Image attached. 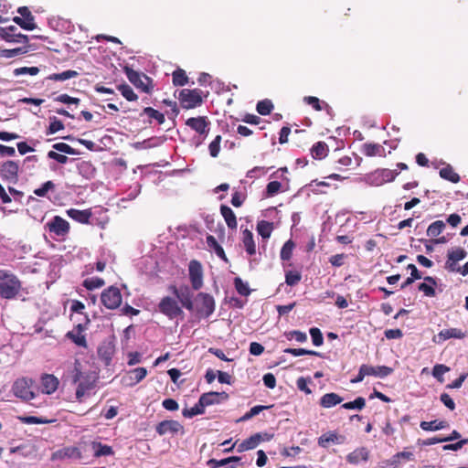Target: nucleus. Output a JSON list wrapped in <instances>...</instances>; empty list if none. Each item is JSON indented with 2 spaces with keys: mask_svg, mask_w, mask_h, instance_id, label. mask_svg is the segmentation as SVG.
<instances>
[{
  "mask_svg": "<svg viewBox=\"0 0 468 468\" xmlns=\"http://www.w3.org/2000/svg\"><path fill=\"white\" fill-rule=\"evenodd\" d=\"M205 405H201V399L199 398L198 402L192 408H185L182 410V415L185 418H193L194 416L203 414L205 412Z\"/></svg>",
  "mask_w": 468,
  "mask_h": 468,
  "instance_id": "33",
  "label": "nucleus"
},
{
  "mask_svg": "<svg viewBox=\"0 0 468 468\" xmlns=\"http://www.w3.org/2000/svg\"><path fill=\"white\" fill-rule=\"evenodd\" d=\"M310 335L312 337L313 344L315 346H320L324 343V337L321 330L317 327H312L310 329Z\"/></svg>",
  "mask_w": 468,
  "mask_h": 468,
  "instance_id": "52",
  "label": "nucleus"
},
{
  "mask_svg": "<svg viewBox=\"0 0 468 468\" xmlns=\"http://www.w3.org/2000/svg\"><path fill=\"white\" fill-rule=\"evenodd\" d=\"M261 441V434L256 433L247 440L243 441L239 446H238V452H241L244 451L254 449L258 446V444Z\"/></svg>",
  "mask_w": 468,
  "mask_h": 468,
  "instance_id": "26",
  "label": "nucleus"
},
{
  "mask_svg": "<svg viewBox=\"0 0 468 468\" xmlns=\"http://www.w3.org/2000/svg\"><path fill=\"white\" fill-rule=\"evenodd\" d=\"M45 229L49 233L65 238L70 230L69 223L60 216H54L50 221L46 223Z\"/></svg>",
  "mask_w": 468,
  "mask_h": 468,
  "instance_id": "9",
  "label": "nucleus"
},
{
  "mask_svg": "<svg viewBox=\"0 0 468 468\" xmlns=\"http://www.w3.org/2000/svg\"><path fill=\"white\" fill-rule=\"evenodd\" d=\"M118 90L129 101H134L138 96L134 93L133 90L128 84H120L117 86Z\"/></svg>",
  "mask_w": 468,
  "mask_h": 468,
  "instance_id": "39",
  "label": "nucleus"
},
{
  "mask_svg": "<svg viewBox=\"0 0 468 468\" xmlns=\"http://www.w3.org/2000/svg\"><path fill=\"white\" fill-rule=\"evenodd\" d=\"M467 252L463 248H456L455 250L448 251L447 258L453 260V261H459L465 259Z\"/></svg>",
  "mask_w": 468,
  "mask_h": 468,
  "instance_id": "49",
  "label": "nucleus"
},
{
  "mask_svg": "<svg viewBox=\"0 0 468 468\" xmlns=\"http://www.w3.org/2000/svg\"><path fill=\"white\" fill-rule=\"evenodd\" d=\"M282 184L279 181H271L266 186L267 197H273L280 192Z\"/></svg>",
  "mask_w": 468,
  "mask_h": 468,
  "instance_id": "56",
  "label": "nucleus"
},
{
  "mask_svg": "<svg viewBox=\"0 0 468 468\" xmlns=\"http://www.w3.org/2000/svg\"><path fill=\"white\" fill-rule=\"evenodd\" d=\"M189 280L191 286L195 291H198L203 287V268L201 263L197 260H192L188 265Z\"/></svg>",
  "mask_w": 468,
  "mask_h": 468,
  "instance_id": "12",
  "label": "nucleus"
},
{
  "mask_svg": "<svg viewBox=\"0 0 468 468\" xmlns=\"http://www.w3.org/2000/svg\"><path fill=\"white\" fill-rule=\"evenodd\" d=\"M19 420L25 424H42L48 422L47 420H43L35 416H23L19 417Z\"/></svg>",
  "mask_w": 468,
  "mask_h": 468,
  "instance_id": "59",
  "label": "nucleus"
},
{
  "mask_svg": "<svg viewBox=\"0 0 468 468\" xmlns=\"http://www.w3.org/2000/svg\"><path fill=\"white\" fill-rule=\"evenodd\" d=\"M304 101L311 105L315 111L319 112L323 110V107L321 105V101L317 97L314 96H306L304 97Z\"/></svg>",
  "mask_w": 468,
  "mask_h": 468,
  "instance_id": "63",
  "label": "nucleus"
},
{
  "mask_svg": "<svg viewBox=\"0 0 468 468\" xmlns=\"http://www.w3.org/2000/svg\"><path fill=\"white\" fill-rule=\"evenodd\" d=\"M435 286L428 284L426 282L420 283L418 286L419 291L422 292L425 296L434 297L436 295Z\"/></svg>",
  "mask_w": 468,
  "mask_h": 468,
  "instance_id": "58",
  "label": "nucleus"
},
{
  "mask_svg": "<svg viewBox=\"0 0 468 468\" xmlns=\"http://www.w3.org/2000/svg\"><path fill=\"white\" fill-rule=\"evenodd\" d=\"M207 246L214 250L215 253L218 258L223 260L224 261L228 262V258L226 256V253L223 250V248L218 244L216 238L212 235H207L206 239Z\"/></svg>",
  "mask_w": 468,
  "mask_h": 468,
  "instance_id": "28",
  "label": "nucleus"
},
{
  "mask_svg": "<svg viewBox=\"0 0 468 468\" xmlns=\"http://www.w3.org/2000/svg\"><path fill=\"white\" fill-rule=\"evenodd\" d=\"M169 291L178 299L182 307L188 311L194 310L193 294L188 286L177 288L176 285H170Z\"/></svg>",
  "mask_w": 468,
  "mask_h": 468,
  "instance_id": "11",
  "label": "nucleus"
},
{
  "mask_svg": "<svg viewBox=\"0 0 468 468\" xmlns=\"http://www.w3.org/2000/svg\"><path fill=\"white\" fill-rule=\"evenodd\" d=\"M302 279V275L297 271H287L285 272V282L289 286L296 285Z\"/></svg>",
  "mask_w": 468,
  "mask_h": 468,
  "instance_id": "45",
  "label": "nucleus"
},
{
  "mask_svg": "<svg viewBox=\"0 0 468 468\" xmlns=\"http://www.w3.org/2000/svg\"><path fill=\"white\" fill-rule=\"evenodd\" d=\"M66 213L71 219L80 224H89L92 217L90 209L80 210L76 208H69L66 210Z\"/></svg>",
  "mask_w": 468,
  "mask_h": 468,
  "instance_id": "18",
  "label": "nucleus"
},
{
  "mask_svg": "<svg viewBox=\"0 0 468 468\" xmlns=\"http://www.w3.org/2000/svg\"><path fill=\"white\" fill-rule=\"evenodd\" d=\"M242 242L247 253L250 256L256 253V246L253 239V234L250 230L245 229L242 232Z\"/></svg>",
  "mask_w": 468,
  "mask_h": 468,
  "instance_id": "25",
  "label": "nucleus"
},
{
  "mask_svg": "<svg viewBox=\"0 0 468 468\" xmlns=\"http://www.w3.org/2000/svg\"><path fill=\"white\" fill-rule=\"evenodd\" d=\"M240 461V457L238 456H231L229 458H225L222 460H216V459H210L207 462V465H209L212 468L226 466L229 464L230 463H238Z\"/></svg>",
  "mask_w": 468,
  "mask_h": 468,
  "instance_id": "38",
  "label": "nucleus"
},
{
  "mask_svg": "<svg viewBox=\"0 0 468 468\" xmlns=\"http://www.w3.org/2000/svg\"><path fill=\"white\" fill-rule=\"evenodd\" d=\"M366 405V400L362 397L356 398L354 401L346 402L342 405L346 410H361Z\"/></svg>",
  "mask_w": 468,
  "mask_h": 468,
  "instance_id": "47",
  "label": "nucleus"
},
{
  "mask_svg": "<svg viewBox=\"0 0 468 468\" xmlns=\"http://www.w3.org/2000/svg\"><path fill=\"white\" fill-rule=\"evenodd\" d=\"M144 114L150 118L149 123H152V119L155 120L158 124H163L165 121V115L152 107H145L140 113L141 116Z\"/></svg>",
  "mask_w": 468,
  "mask_h": 468,
  "instance_id": "32",
  "label": "nucleus"
},
{
  "mask_svg": "<svg viewBox=\"0 0 468 468\" xmlns=\"http://www.w3.org/2000/svg\"><path fill=\"white\" fill-rule=\"evenodd\" d=\"M39 72V69L37 67H21L17 68L14 70V74L16 76L29 74V75H37Z\"/></svg>",
  "mask_w": 468,
  "mask_h": 468,
  "instance_id": "57",
  "label": "nucleus"
},
{
  "mask_svg": "<svg viewBox=\"0 0 468 468\" xmlns=\"http://www.w3.org/2000/svg\"><path fill=\"white\" fill-rule=\"evenodd\" d=\"M194 309H196L197 314L201 317H209L215 311V300L213 296L207 292L197 293Z\"/></svg>",
  "mask_w": 468,
  "mask_h": 468,
  "instance_id": "4",
  "label": "nucleus"
},
{
  "mask_svg": "<svg viewBox=\"0 0 468 468\" xmlns=\"http://www.w3.org/2000/svg\"><path fill=\"white\" fill-rule=\"evenodd\" d=\"M361 153L367 157L386 155L385 148L379 144L373 143L364 144L361 147Z\"/></svg>",
  "mask_w": 468,
  "mask_h": 468,
  "instance_id": "21",
  "label": "nucleus"
},
{
  "mask_svg": "<svg viewBox=\"0 0 468 468\" xmlns=\"http://www.w3.org/2000/svg\"><path fill=\"white\" fill-rule=\"evenodd\" d=\"M440 176L452 183H458L461 180L460 176L454 171L452 165H447L440 170Z\"/></svg>",
  "mask_w": 468,
  "mask_h": 468,
  "instance_id": "30",
  "label": "nucleus"
},
{
  "mask_svg": "<svg viewBox=\"0 0 468 468\" xmlns=\"http://www.w3.org/2000/svg\"><path fill=\"white\" fill-rule=\"evenodd\" d=\"M158 310L171 320L184 314V312L181 306H179L177 301L170 296H165L161 299L158 303Z\"/></svg>",
  "mask_w": 468,
  "mask_h": 468,
  "instance_id": "5",
  "label": "nucleus"
},
{
  "mask_svg": "<svg viewBox=\"0 0 468 468\" xmlns=\"http://www.w3.org/2000/svg\"><path fill=\"white\" fill-rule=\"evenodd\" d=\"M445 229V223L442 220L432 222L427 229V236L431 238L438 237Z\"/></svg>",
  "mask_w": 468,
  "mask_h": 468,
  "instance_id": "36",
  "label": "nucleus"
},
{
  "mask_svg": "<svg viewBox=\"0 0 468 468\" xmlns=\"http://www.w3.org/2000/svg\"><path fill=\"white\" fill-rule=\"evenodd\" d=\"M269 408H270V406H261V405L254 406L253 408L250 409V411H248L244 416H242L239 419V420L240 421L248 420L251 419L252 417L258 415L263 410H266Z\"/></svg>",
  "mask_w": 468,
  "mask_h": 468,
  "instance_id": "55",
  "label": "nucleus"
},
{
  "mask_svg": "<svg viewBox=\"0 0 468 468\" xmlns=\"http://www.w3.org/2000/svg\"><path fill=\"white\" fill-rule=\"evenodd\" d=\"M28 52V48L27 46L19 47L12 49H5L2 51V55L5 58H14L18 55L26 54Z\"/></svg>",
  "mask_w": 468,
  "mask_h": 468,
  "instance_id": "51",
  "label": "nucleus"
},
{
  "mask_svg": "<svg viewBox=\"0 0 468 468\" xmlns=\"http://www.w3.org/2000/svg\"><path fill=\"white\" fill-rule=\"evenodd\" d=\"M202 93L199 89H183L179 92L178 100L184 109H194L203 103Z\"/></svg>",
  "mask_w": 468,
  "mask_h": 468,
  "instance_id": "3",
  "label": "nucleus"
},
{
  "mask_svg": "<svg viewBox=\"0 0 468 468\" xmlns=\"http://www.w3.org/2000/svg\"><path fill=\"white\" fill-rule=\"evenodd\" d=\"M18 164L15 161H6L0 164V176L4 180L16 182L18 178Z\"/></svg>",
  "mask_w": 468,
  "mask_h": 468,
  "instance_id": "15",
  "label": "nucleus"
},
{
  "mask_svg": "<svg viewBox=\"0 0 468 468\" xmlns=\"http://www.w3.org/2000/svg\"><path fill=\"white\" fill-rule=\"evenodd\" d=\"M450 368L442 364H438L434 366L432 369V376L437 378L438 380H441L442 375L446 372H448Z\"/></svg>",
  "mask_w": 468,
  "mask_h": 468,
  "instance_id": "60",
  "label": "nucleus"
},
{
  "mask_svg": "<svg viewBox=\"0 0 468 468\" xmlns=\"http://www.w3.org/2000/svg\"><path fill=\"white\" fill-rule=\"evenodd\" d=\"M20 16H14L13 21L25 30H33L37 28L35 16L27 6H20L17 8Z\"/></svg>",
  "mask_w": 468,
  "mask_h": 468,
  "instance_id": "10",
  "label": "nucleus"
},
{
  "mask_svg": "<svg viewBox=\"0 0 468 468\" xmlns=\"http://www.w3.org/2000/svg\"><path fill=\"white\" fill-rule=\"evenodd\" d=\"M52 148L55 151H49L48 153V157L49 159L57 161L58 164H61V165L67 164L69 161V158L67 155L61 154L58 152H60V153H63L66 154H71V155H76V154H80L78 150H76L75 148L71 147L70 145H69L68 144H65V143H57L52 145Z\"/></svg>",
  "mask_w": 468,
  "mask_h": 468,
  "instance_id": "7",
  "label": "nucleus"
},
{
  "mask_svg": "<svg viewBox=\"0 0 468 468\" xmlns=\"http://www.w3.org/2000/svg\"><path fill=\"white\" fill-rule=\"evenodd\" d=\"M79 74H78V72L76 70L69 69V70H65V71L60 72V73H54V74L49 76V79L52 80H56V81H64L66 80H69V79L75 78Z\"/></svg>",
  "mask_w": 468,
  "mask_h": 468,
  "instance_id": "41",
  "label": "nucleus"
},
{
  "mask_svg": "<svg viewBox=\"0 0 468 468\" xmlns=\"http://www.w3.org/2000/svg\"><path fill=\"white\" fill-rule=\"evenodd\" d=\"M399 175V172L397 170H390V169H383L381 170V176L383 177V180L387 182L393 181L397 176Z\"/></svg>",
  "mask_w": 468,
  "mask_h": 468,
  "instance_id": "64",
  "label": "nucleus"
},
{
  "mask_svg": "<svg viewBox=\"0 0 468 468\" xmlns=\"http://www.w3.org/2000/svg\"><path fill=\"white\" fill-rule=\"evenodd\" d=\"M124 72L129 81L138 90L145 93H151L154 89L153 80L143 72L136 71L129 67H124Z\"/></svg>",
  "mask_w": 468,
  "mask_h": 468,
  "instance_id": "2",
  "label": "nucleus"
},
{
  "mask_svg": "<svg viewBox=\"0 0 468 468\" xmlns=\"http://www.w3.org/2000/svg\"><path fill=\"white\" fill-rule=\"evenodd\" d=\"M92 388V386L89 382H80L79 385L77 390H76V398L81 401L82 398L84 397L86 391L88 389Z\"/></svg>",
  "mask_w": 468,
  "mask_h": 468,
  "instance_id": "61",
  "label": "nucleus"
},
{
  "mask_svg": "<svg viewBox=\"0 0 468 468\" xmlns=\"http://www.w3.org/2000/svg\"><path fill=\"white\" fill-rule=\"evenodd\" d=\"M186 125L198 134L207 136L209 132L210 122L206 116L191 117L186 121Z\"/></svg>",
  "mask_w": 468,
  "mask_h": 468,
  "instance_id": "14",
  "label": "nucleus"
},
{
  "mask_svg": "<svg viewBox=\"0 0 468 468\" xmlns=\"http://www.w3.org/2000/svg\"><path fill=\"white\" fill-rule=\"evenodd\" d=\"M172 80L174 86H185L188 83V77L182 69H177L172 73Z\"/></svg>",
  "mask_w": 468,
  "mask_h": 468,
  "instance_id": "35",
  "label": "nucleus"
},
{
  "mask_svg": "<svg viewBox=\"0 0 468 468\" xmlns=\"http://www.w3.org/2000/svg\"><path fill=\"white\" fill-rule=\"evenodd\" d=\"M32 384L33 382H15L13 391L17 398L28 401L36 396Z\"/></svg>",
  "mask_w": 468,
  "mask_h": 468,
  "instance_id": "16",
  "label": "nucleus"
},
{
  "mask_svg": "<svg viewBox=\"0 0 468 468\" xmlns=\"http://www.w3.org/2000/svg\"><path fill=\"white\" fill-rule=\"evenodd\" d=\"M368 450L365 447H361L350 452L346 459L350 463H357L360 460L367 461L368 459Z\"/></svg>",
  "mask_w": 468,
  "mask_h": 468,
  "instance_id": "27",
  "label": "nucleus"
},
{
  "mask_svg": "<svg viewBox=\"0 0 468 468\" xmlns=\"http://www.w3.org/2000/svg\"><path fill=\"white\" fill-rule=\"evenodd\" d=\"M122 301L121 291L118 287L110 286L103 290L101 294V303L110 310L117 309Z\"/></svg>",
  "mask_w": 468,
  "mask_h": 468,
  "instance_id": "6",
  "label": "nucleus"
},
{
  "mask_svg": "<svg viewBox=\"0 0 468 468\" xmlns=\"http://www.w3.org/2000/svg\"><path fill=\"white\" fill-rule=\"evenodd\" d=\"M294 247L295 244L292 239L287 240L281 250V259L282 261H289L292 258Z\"/></svg>",
  "mask_w": 468,
  "mask_h": 468,
  "instance_id": "42",
  "label": "nucleus"
},
{
  "mask_svg": "<svg viewBox=\"0 0 468 468\" xmlns=\"http://www.w3.org/2000/svg\"><path fill=\"white\" fill-rule=\"evenodd\" d=\"M200 399L201 405L204 404L205 407H207L214 404H219L228 399V395L226 392H207L201 395Z\"/></svg>",
  "mask_w": 468,
  "mask_h": 468,
  "instance_id": "20",
  "label": "nucleus"
},
{
  "mask_svg": "<svg viewBox=\"0 0 468 468\" xmlns=\"http://www.w3.org/2000/svg\"><path fill=\"white\" fill-rule=\"evenodd\" d=\"M0 38L9 43H28V37L18 31L16 27H0Z\"/></svg>",
  "mask_w": 468,
  "mask_h": 468,
  "instance_id": "13",
  "label": "nucleus"
},
{
  "mask_svg": "<svg viewBox=\"0 0 468 468\" xmlns=\"http://www.w3.org/2000/svg\"><path fill=\"white\" fill-rule=\"evenodd\" d=\"M220 213L222 217L224 218V220L228 226L229 229H236L238 223H237V218L233 210L228 207L227 205H221L220 206Z\"/></svg>",
  "mask_w": 468,
  "mask_h": 468,
  "instance_id": "22",
  "label": "nucleus"
},
{
  "mask_svg": "<svg viewBox=\"0 0 468 468\" xmlns=\"http://www.w3.org/2000/svg\"><path fill=\"white\" fill-rule=\"evenodd\" d=\"M221 136L220 135H217L214 140L209 144L208 145V150H209V154L211 155V157H218V154H219V151H220V143H221Z\"/></svg>",
  "mask_w": 468,
  "mask_h": 468,
  "instance_id": "50",
  "label": "nucleus"
},
{
  "mask_svg": "<svg viewBox=\"0 0 468 468\" xmlns=\"http://www.w3.org/2000/svg\"><path fill=\"white\" fill-rule=\"evenodd\" d=\"M273 104L270 100H262L257 103L256 110L261 115H268L271 112Z\"/></svg>",
  "mask_w": 468,
  "mask_h": 468,
  "instance_id": "44",
  "label": "nucleus"
},
{
  "mask_svg": "<svg viewBox=\"0 0 468 468\" xmlns=\"http://www.w3.org/2000/svg\"><path fill=\"white\" fill-rule=\"evenodd\" d=\"M183 430V426L177 420H173L161 421L156 426V431L159 435L175 434Z\"/></svg>",
  "mask_w": 468,
  "mask_h": 468,
  "instance_id": "17",
  "label": "nucleus"
},
{
  "mask_svg": "<svg viewBox=\"0 0 468 468\" xmlns=\"http://www.w3.org/2000/svg\"><path fill=\"white\" fill-rule=\"evenodd\" d=\"M234 286L238 293L242 296H248L250 293V290L248 284L243 282L239 277H236L234 279Z\"/></svg>",
  "mask_w": 468,
  "mask_h": 468,
  "instance_id": "46",
  "label": "nucleus"
},
{
  "mask_svg": "<svg viewBox=\"0 0 468 468\" xmlns=\"http://www.w3.org/2000/svg\"><path fill=\"white\" fill-rule=\"evenodd\" d=\"M63 129H64V124L60 120L57 119V117L50 118V123H49L48 130V134H53V133L60 131V130H63Z\"/></svg>",
  "mask_w": 468,
  "mask_h": 468,
  "instance_id": "54",
  "label": "nucleus"
},
{
  "mask_svg": "<svg viewBox=\"0 0 468 468\" xmlns=\"http://www.w3.org/2000/svg\"><path fill=\"white\" fill-rule=\"evenodd\" d=\"M56 187L55 184L52 181H47L45 182L40 187L36 188L34 190V194L37 197H46L48 192L50 190H54Z\"/></svg>",
  "mask_w": 468,
  "mask_h": 468,
  "instance_id": "48",
  "label": "nucleus"
},
{
  "mask_svg": "<svg viewBox=\"0 0 468 468\" xmlns=\"http://www.w3.org/2000/svg\"><path fill=\"white\" fill-rule=\"evenodd\" d=\"M83 331L84 326L81 324H79L74 326L71 331L68 332L66 336L77 346L86 347L87 341L85 335L82 334Z\"/></svg>",
  "mask_w": 468,
  "mask_h": 468,
  "instance_id": "19",
  "label": "nucleus"
},
{
  "mask_svg": "<svg viewBox=\"0 0 468 468\" xmlns=\"http://www.w3.org/2000/svg\"><path fill=\"white\" fill-rule=\"evenodd\" d=\"M27 293L19 277L10 270L0 269V298L15 300Z\"/></svg>",
  "mask_w": 468,
  "mask_h": 468,
  "instance_id": "1",
  "label": "nucleus"
},
{
  "mask_svg": "<svg viewBox=\"0 0 468 468\" xmlns=\"http://www.w3.org/2000/svg\"><path fill=\"white\" fill-rule=\"evenodd\" d=\"M273 230V224L266 220H261L257 224V231L263 239H269Z\"/></svg>",
  "mask_w": 468,
  "mask_h": 468,
  "instance_id": "34",
  "label": "nucleus"
},
{
  "mask_svg": "<svg viewBox=\"0 0 468 468\" xmlns=\"http://www.w3.org/2000/svg\"><path fill=\"white\" fill-rule=\"evenodd\" d=\"M439 335L442 337L444 340L450 339V338H463L464 336V334L462 332V330L458 328H450V329H444L440 332Z\"/></svg>",
  "mask_w": 468,
  "mask_h": 468,
  "instance_id": "43",
  "label": "nucleus"
},
{
  "mask_svg": "<svg viewBox=\"0 0 468 468\" xmlns=\"http://www.w3.org/2000/svg\"><path fill=\"white\" fill-rule=\"evenodd\" d=\"M285 353L291 354L294 356H300L304 355L309 356H319V353L313 350H307L304 348H287L285 349Z\"/></svg>",
  "mask_w": 468,
  "mask_h": 468,
  "instance_id": "53",
  "label": "nucleus"
},
{
  "mask_svg": "<svg viewBox=\"0 0 468 468\" xmlns=\"http://www.w3.org/2000/svg\"><path fill=\"white\" fill-rule=\"evenodd\" d=\"M345 436L343 435H339L337 433H335V432H327V433H324L323 434L320 438H319V441H318V443L320 446L325 448L328 446V443L329 442H333V443H336V444H341L345 441Z\"/></svg>",
  "mask_w": 468,
  "mask_h": 468,
  "instance_id": "23",
  "label": "nucleus"
},
{
  "mask_svg": "<svg viewBox=\"0 0 468 468\" xmlns=\"http://www.w3.org/2000/svg\"><path fill=\"white\" fill-rule=\"evenodd\" d=\"M329 148L324 142H317L311 148V155L314 159L322 160L328 154Z\"/></svg>",
  "mask_w": 468,
  "mask_h": 468,
  "instance_id": "24",
  "label": "nucleus"
},
{
  "mask_svg": "<svg viewBox=\"0 0 468 468\" xmlns=\"http://www.w3.org/2000/svg\"><path fill=\"white\" fill-rule=\"evenodd\" d=\"M343 401V398L335 393L324 394L321 399L320 404L324 408H332Z\"/></svg>",
  "mask_w": 468,
  "mask_h": 468,
  "instance_id": "29",
  "label": "nucleus"
},
{
  "mask_svg": "<svg viewBox=\"0 0 468 468\" xmlns=\"http://www.w3.org/2000/svg\"><path fill=\"white\" fill-rule=\"evenodd\" d=\"M104 283V280L100 277H91L83 281V286L90 291L101 288Z\"/></svg>",
  "mask_w": 468,
  "mask_h": 468,
  "instance_id": "40",
  "label": "nucleus"
},
{
  "mask_svg": "<svg viewBox=\"0 0 468 468\" xmlns=\"http://www.w3.org/2000/svg\"><path fill=\"white\" fill-rule=\"evenodd\" d=\"M420 426L424 431H439L448 427V423L443 420L421 421Z\"/></svg>",
  "mask_w": 468,
  "mask_h": 468,
  "instance_id": "37",
  "label": "nucleus"
},
{
  "mask_svg": "<svg viewBox=\"0 0 468 468\" xmlns=\"http://www.w3.org/2000/svg\"><path fill=\"white\" fill-rule=\"evenodd\" d=\"M393 369L389 367L386 366H369V365H362L360 367L358 375L353 380H363L365 377H376V378H386L388 377Z\"/></svg>",
  "mask_w": 468,
  "mask_h": 468,
  "instance_id": "8",
  "label": "nucleus"
},
{
  "mask_svg": "<svg viewBox=\"0 0 468 468\" xmlns=\"http://www.w3.org/2000/svg\"><path fill=\"white\" fill-rule=\"evenodd\" d=\"M147 371L144 367H137L131 371L130 378L133 380H143L146 377Z\"/></svg>",
  "mask_w": 468,
  "mask_h": 468,
  "instance_id": "62",
  "label": "nucleus"
},
{
  "mask_svg": "<svg viewBox=\"0 0 468 468\" xmlns=\"http://www.w3.org/2000/svg\"><path fill=\"white\" fill-rule=\"evenodd\" d=\"M91 447L94 451L95 457L109 456L113 454V450L111 446L101 444L99 441H92Z\"/></svg>",
  "mask_w": 468,
  "mask_h": 468,
  "instance_id": "31",
  "label": "nucleus"
}]
</instances>
